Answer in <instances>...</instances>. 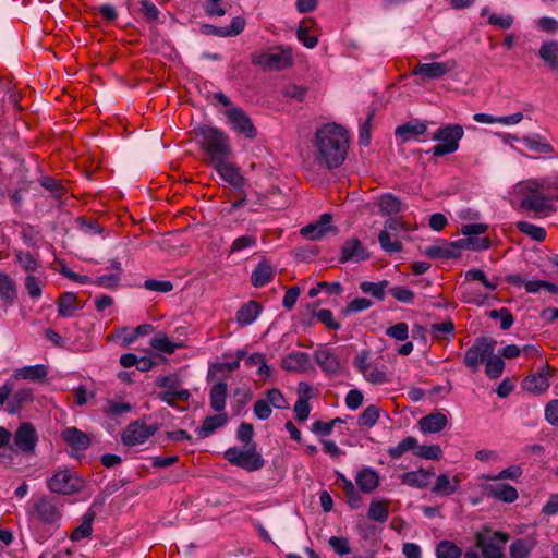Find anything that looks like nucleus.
Here are the masks:
<instances>
[{
    "mask_svg": "<svg viewBox=\"0 0 558 558\" xmlns=\"http://www.w3.org/2000/svg\"><path fill=\"white\" fill-rule=\"evenodd\" d=\"M159 429L157 424L147 425L142 420H136L128 425L122 434V442L125 446L134 447L144 444Z\"/></svg>",
    "mask_w": 558,
    "mask_h": 558,
    "instance_id": "f8f14e48",
    "label": "nucleus"
},
{
    "mask_svg": "<svg viewBox=\"0 0 558 558\" xmlns=\"http://www.w3.org/2000/svg\"><path fill=\"white\" fill-rule=\"evenodd\" d=\"M485 492L488 497L508 504L514 502L519 497L518 490L505 483L487 485Z\"/></svg>",
    "mask_w": 558,
    "mask_h": 558,
    "instance_id": "4be33fe9",
    "label": "nucleus"
},
{
    "mask_svg": "<svg viewBox=\"0 0 558 558\" xmlns=\"http://www.w3.org/2000/svg\"><path fill=\"white\" fill-rule=\"evenodd\" d=\"M62 439L75 450H85L90 445V439L84 432L76 427H68L61 433Z\"/></svg>",
    "mask_w": 558,
    "mask_h": 558,
    "instance_id": "bb28decb",
    "label": "nucleus"
},
{
    "mask_svg": "<svg viewBox=\"0 0 558 558\" xmlns=\"http://www.w3.org/2000/svg\"><path fill=\"white\" fill-rule=\"evenodd\" d=\"M368 519L384 523L389 517V506L386 500H372L368 511Z\"/></svg>",
    "mask_w": 558,
    "mask_h": 558,
    "instance_id": "37998d69",
    "label": "nucleus"
},
{
    "mask_svg": "<svg viewBox=\"0 0 558 558\" xmlns=\"http://www.w3.org/2000/svg\"><path fill=\"white\" fill-rule=\"evenodd\" d=\"M364 378L374 385H381L389 381L385 366L378 367L373 365L364 375Z\"/></svg>",
    "mask_w": 558,
    "mask_h": 558,
    "instance_id": "bf43d9fd",
    "label": "nucleus"
},
{
    "mask_svg": "<svg viewBox=\"0 0 558 558\" xmlns=\"http://www.w3.org/2000/svg\"><path fill=\"white\" fill-rule=\"evenodd\" d=\"M311 387L305 383L299 384V392L302 393L298 401L294 404V413L296 416V420L299 421H305L307 420L310 412H311V405L308 404Z\"/></svg>",
    "mask_w": 558,
    "mask_h": 558,
    "instance_id": "c756f323",
    "label": "nucleus"
},
{
    "mask_svg": "<svg viewBox=\"0 0 558 558\" xmlns=\"http://www.w3.org/2000/svg\"><path fill=\"white\" fill-rule=\"evenodd\" d=\"M225 458L233 465L245 471H258L265 465V460L257 452L256 444L245 445L244 448L232 447L225 452Z\"/></svg>",
    "mask_w": 558,
    "mask_h": 558,
    "instance_id": "6e6552de",
    "label": "nucleus"
},
{
    "mask_svg": "<svg viewBox=\"0 0 558 558\" xmlns=\"http://www.w3.org/2000/svg\"><path fill=\"white\" fill-rule=\"evenodd\" d=\"M251 62L265 71H281L293 64L292 49L275 47L266 52H255L252 54Z\"/></svg>",
    "mask_w": 558,
    "mask_h": 558,
    "instance_id": "423d86ee",
    "label": "nucleus"
},
{
    "mask_svg": "<svg viewBox=\"0 0 558 558\" xmlns=\"http://www.w3.org/2000/svg\"><path fill=\"white\" fill-rule=\"evenodd\" d=\"M489 317L497 319H500V327L502 330H508L514 322L513 315L510 313V311L506 307H502L500 310H492L489 312Z\"/></svg>",
    "mask_w": 558,
    "mask_h": 558,
    "instance_id": "680f3d73",
    "label": "nucleus"
},
{
    "mask_svg": "<svg viewBox=\"0 0 558 558\" xmlns=\"http://www.w3.org/2000/svg\"><path fill=\"white\" fill-rule=\"evenodd\" d=\"M380 247L387 253H398L402 251L401 241L391 232L381 231L378 235Z\"/></svg>",
    "mask_w": 558,
    "mask_h": 558,
    "instance_id": "49530a36",
    "label": "nucleus"
},
{
    "mask_svg": "<svg viewBox=\"0 0 558 558\" xmlns=\"http://www.w3.org/2000/svg\"><path fill=\"white\" fill-rule=\"evenodd\" d=\"M447 416L440 412L429 413L418 421L420 429L424 434L439 433L447 426Z\"/></svg>",
    "mask_w": 558,
    "mask_h": 558,
    "instance_id": "5701e85b",
    "label": "nucleus"
},
{
    "mask_svg": "<svg viewBox=\"0 0 558 558\" xmlns=\"http://www.w3.org/2000/svg\"><path fill=\"white\" fill-rule=\"evenodd\" d=\"M194 134L202 149L208 155L210 165L228 159L231 155L229 137L219 129L203 124L194 129Z\"/></svg>",
    "mask_w": 558,
    "mask_h": 558,
    "instance_id": "f03ea898",
    "label": "nucleus"
},
{
    "mask_svg": "<svg viewBox=\"0 0 558 558\" xmlns=\"http://www.w3.org/2000/svg\"><path fill=\"white\" fill-rule=\"evenodd\" d=\"M416 447L417 439L413 436H409L401 440L397 446L390 447L387 452L391 459L397 460L409 451H412L415 454Z\"/></svg>",
    "mask_w": 558,
    "mask_h": 558,
    "instance_id": "c03bdc74",
    "label": "nucleus"
},
{
    "mask_svg": "<svg viewBox=\"0 0 558 558\" xmlns=\"http://www.w3.org/2000/svg\"><path fill=\"white\" fill-rule=\"evenodd\" d=\"M14 256L23 270L27 272H35L40 267L38 256L33 255L28 251L15 250Z\"/></svg>",
    "mask_w": 558,
    "mask_h": 558,
    "instance_id": "a19ab883",
    "label": "nucleus"
},
{
    "mask_svg": "<svg viewBox=\"0 0 558 558\" xmlns=\"http://www.w3.org/2000/svg\"><path fill=\"white\" fill-rule=\"evenodd\" d=\"M226 116L234 131L250 140L256 137L257 132L251 118L241 108L231 107L226 111Z\"/></svg>",
    "mask_w": 558,
    "mask_h": 558,
    "instance_id": "dca6fc26",
    "label": "nucleus"
},
{
    "mask_svg": "<svg viewBox=\"0 0 558 558\" xmlns=\"http://www.w3.org/2000/svg\"><path fill=\"white\" fill-rule=\"evenodd\" d=\"M518 194L521 196V208L536 214L550 207L548 197L543 190L544 184L538 179H529L518 183Z\"/></svg>",
    "mask_w": 558,
    "mask_h": 558,
    "instance_id": "20e7f679",
    "label": "nucleus"
},
{
    "mask_svg": "<svg viewBox=\"0 0 558 558\" xmlns=\"http://www.w3.org/2000/svg\"><path fill=\"white\" fill-rule=\"evenodd\" d=\"M460 486V481L457 477L450 480L449 475L440 474L435 482L433 487V493L441 496L452 495L458 490Z\"/></svg>",
    "mask_w": 558,
    "mask_h": 558,
    "instance_id": "f704fd0d",
    "label": "nucleus"
},
{
    "mask_svg": "<svg viewBox=\"0 0 558 558\" xmlns=\"http://www.w3.org/2000/svg\"><path fill=\"white\" fill-rule=\"evenodd\" d=\"M132 410V405L129 402H118L114 400H108L102 408V412L109 416H119L128 413Z\"/></svg>",
    "mask_w": 558,
    "mask_h": 558,
    "instance_id": "6e6d98bb",
    "label": "nucleus"
},
{
    "mask_svg": "<svg viewBox=\"0 0 558 558\" xmlns=\"http://www.w3.org/2000/svg\"><path fill=\"white\" fill-rule=\"evenodd\" d=\"M77 308L76 295L72 292H65L58 300V312L60 316L71 317Z\"/></svg>",
    "mask_w": 558,
    "mask_h": 558,
    "instance_id": "79ce46f5",
    "label": "nucleus"
},
{
    "mask_svg": "<svg viewBox=\"0 0 558 558\" xmlns=\"http://www.w3.org/2000/svg\"><path fill=\"white\" fill-rule=\"evenodd\" d=\"M349 149L348 132L341 125L327 123L315 133V161L328 170L339 168Z\"/></svg>",
    "mask_w": 558,
    "mask_h": 558,
    "instance_id": "f257e3e1",
    "label": "nucleus"
},
{
    "mask_svg": "<svg viewBox=\"0 0 558 558\" xmlns=\"http://www.w3.org/2000/svg\"><path fill=\"white\" fill-rule=\"evenodd\" d=\"M281 366L288 372H306L311 368V359L310 355L305 352H291L282 359Z\"/></svg>",
    "mask_w": 558,
    "mask_h": 558,
    "instance_id": "412c9836",
    "label": "nucleus"
},
{
    "mask_svg": "<svg viewBox=\"0 0 558 558\" xmlns=\"http://www.w3.org/2000/svg\"><path fill=\"white\" fill-rule=\"evenodd\" d=\"M496 343V340L488 337L477 338L475 343L465 351L464 365L476 372L485 359L493 354Z\"/></svg>",
    "mask_w": 558,
    "mask_h": 558,
    "instance_id": "9b49d317",
    "label": "nucleus"
},
{
    "mask_svg": "<svg viewBox=\"0 0 558 558\" xmlns=\"http://www.w3.org/2000/svg\"><path fill=\"white\" fill-rule=\"evenodd\" d=\"M50 492L59 495H73L85 487V482L68 469L57 471L47 480Z\"/></svg>",
    "mask_w": 558,
    "mask_h": 558,
    "instance_id": "1a4fd4ad",
    "label": "nucleus"
},
{
    "mask_svg": "<svg viewBox=\"0 0 558 558\" xmlns=\"http://www.w3.org/2000/svg\"><path fill=\"white\" fill-rule=\"evenodd\" d=\"M228 386L226 383H217L210 389V405L214 411H222L226 407Z\"/></svg>",
    "mask_w": 558,
    "mask_h": 558,
    "instance_id": "ea45409f",
    "label": "nucleus"
},
{
    "mask_svg": "<svg viewBox=\"0 0 558 558\" xmlns=\"http://www.w3.org/2000/svg\"><path fill=\"white\" fill-rule=\"evenodd\" d=\"M509 538L508 533L494 531L489 526H483L474 535L475 545L484 558H502Z\"/></svg>",
    "mask_w": 558,
    "mask_h": 558,
    "instance_id": "39448f33",
    "label": "nucleus"
},
{
    "mask_svg": "<svg viewBox=\"0 0 558 558\" xmlns=\"http://www.w3.org/2000/svg\"><path fill=\"white\" fill-rule=\"evenodd\" d=\"M427 132V124L420 120H410L401 125H398L395 133L402 142L411 140L420 141V136Z\"/></svg>",
    "mask_w": 558,
    "mask_h": 558,
    "instance_id": "aec40b11",
    "label": "nucleus"
},
{
    "mask_svg": "<svg viewBox=\"0 0 558 558\" xmlns=\"http://www.w3.org/2000/svg\"><path fill=\"white\" fill-rule=\"evenodd\" d=\"M538 541L535 534L526 535L514 539L509 546L510 558H529L537 546Z\"/></svg>",
    "mask_w": 558,
    "mask_h": 558,
    "instance_id": "6ab92c4d",
    "label": "nucleus"
},
{
    "mask_svg": "<svg viewBox=\"0 0 558 558\" xmlns=\"http://www.w3.org/2000/svg\"><path fill=\"white\" fill-rule=\"evenodd\" d=\"M157 386L166 388L159 393V399L169 405H174L175 401H186L190 392L186 389H178L179 380L173 376H165L157 379Z\"/></svg>",
    "mask_w": 558,
    "mask_h": 558,
    "instance_id": "2eb2a0df",
    "label": "nucleus"
},
{
    "mask_svg": "<svg viewBox=\"0 0 558 558\" xmlns=\"http://www.w3.org/2000/svg\"><path fill=\"white\" fill-rule=\"evenodd\" d=\"M218 174L228 182L233 189L241 190L245 183L243 175L240 173V169L233 163L229 162L228 159L219 160L213 163Z\"/></svg>",
    "mask_w": 558,
    "mask_h": 558,
    "instance_id": "f3484780",
    "label": "nucleus"
},
{
    "mask_svg": "<svg viewBox=\"0 0 558 558\" xmlns=\"http://www.w3.org/2000/svg\"><path fill=\"white\" fill-rule=\"evenodd\" d=\"M227 423V415L223 413L207 416L202 426L197 429L198 436L206 438L210 436L217 428L223 426Z\"/></svg>",
    "mask_w": 558,
    "mask_h": 558,
    "instance_id": "4c0bfd02",
    "label": "nucleus"
},
{
    "mask_svg": "<svg viewBox=\"0 0 558 558\" xmlns=\"http://www.w3.org/2000/svg\"><path fill=\"white\" fill-rule=\"evenodd\" d=\"M524 390L532 393H543L549 388V374L543 368L536 374H532L522 380Z\"/></svg>",
    "mask_w": 558,
    "mask_h": 558,
    "instance_id": "b1692460",
    "label": "nucleus"
},
{
    "mask_svg": "<svg viewBox=\"0 0 558 558\" xmlns=\"http://www.w3.org/2000/svg\"><path fill=\"white\" fill-rule=\"evenodd\" d=\"M378 207L381 215H396L402 210V203L399 197L393 194H383L378 198Z\"/></svg>",
    "mask_w": 558,
    "mask_h": 558,
    "instance_id": "e433bc0d",
    "label": "nucleus"
},
{
    "mask_svg": "<svg viewBox=\"0 0 558 558\" xmlns=\"http://www.w3.org/2000/svg\"><path fill=\"white\" fill-rule=\"evenodd\" d=\"M272 277L274 268L266 260H262L252 272L251 282L254 287L259 288L270 282Z\"/></svg>",
    "mask_w": 558,
    "mask_h": 558,
    "instance_id": "2f4dec72",
    "label": "nucleus"
},
{
    "mask_svg": "<svg viewBox=\"0 0 558 558\" xmlns=\"http://www.w3.org/2000/svg\"><path fill=\"white\" fill-rule=\"evenodd\" d=\"M342 480V489L348 498V502L351 508H359L361 505V496L356 492L353 483L350 480H347L344 476H341Z\"/></svg>",
    "mask_w": 558,
    "mask_h": 558,
    "instance_id": "13d9d810",
    "label": "nucleus"
},
{
    "mask_svg": "<svg viewBox=\"0 0 558 558\" xmlns=\"http://www.w3.org/2000/svg\"><path fill=\"white\" fill-rule=\"evenodd\" d=\"M33 401V390L31 388H22L17 390L9 400L7 410L10 414H15L22 407Z\"/></svg>",
    "mask_w": 558,
    "mask_h": 558,
    "instance_id": "c9c22d12",
    "label": "nucleus"
},
{
    "mask_svg": "<svg viewBox=\"0 0 558 558\" xmlns=\"http://www.w3.org/2000/svg\"><path fill=\"white\" fill-rule=\"evenodd\" d=\"M433 337L438 340H450L454 336V324L451 319L439 324H433L430 327Z\"/></svg>",
    "mask_w": 558,
    "mask_h": 558,
    "instance_id": "a18cd8bd",
    "label": "nucleus"
},
{
    "mask_svg": "<svg viewBox=\"0 0 558 558\" xmlns=\"http://www.w3.org/2000/svg\"><path fill=\"white\" fill-rule=\"evenodd\" d=\"M0 296L8 303H12L16 296V286L7 274H0Z\"/></svg>",
    "mask_w": 558,
    "mask_h": 558,
    "instance_id": "09e8293b",
    "label": "nucleus"
},
{
    "mask_svg": "<svg viewBox=\"0 0 558 558\" xmlns=\"http://www.w3.org/2000/svg\"><path fill=\"white\" fill-rule=\"evenodd\" d=\"M525 146L536 153L541 154H553L555 151L553 145L546 141V138L539 134L532 136H524L522 138Z\"/></svg>",
    "mask_w": 558,
    "mask_h": 558,
    "instance_id": "58836bf2",
    "label": "nucleus"
},
{
    "mask_svg": "<svg viewBox=\"0 0 558 558\" xmlns=\"http://www.w3.org/2000/svg\"><path fill=\"white\" fill-rule=\"evenodd\" d=\"M301 235L308 240H319L327 231L322 228L317 222L308 223L300 230Z\"/></svg>",
    "mask_w": 558,
    "mask_h": 558,
    "instance_id": "0e129e2a",
    "label": "nucleus"
},
{
    "mask_svg": "<svg viewBox=\"0 0 558 558\" xmlns=\"http://www.w3.org/2000/svg\"><path fill=\"white\" fill-rule=\"evenodd\" d=\"M544 184L545 195L548 197V203L551 201H558V174L547 175L543 179H538Z\"/></svg>",
    "mask_w": 558,
    "mask_h": 558,
    "instance_id": "5fc2aeb1",
    "label": "nucleus"
},
{
    "mask_svg": "<svg viewBox=\"0 0 558 558\" xmlns=\"http://www.w3.org/2000/svg\"><path fill=\"white\" fill-rule=\"evenodd\" d=\"M437 558H461V549L451 541H440L436 546Z\"/></svg>",
    "mask_w": 558,
    "mask_h": 558,
    "instance_id": "de8ad7c7",
    "label": "nucleus"
},
{
    "mask_svg": "<svg viewBox=\"0 0 558 558\" xmlns=\"http://www.w3.org/2000/svg\"><path fill=\"white\" fill-rule=\"evenodd\" d=\"M458 63L454 59H449L444 62L418 63L412 70L413 75L421 76L427 80H438L456 70Z\"/></svg>",
    "mask_w": 558,
    "mask_h": 558,
    "instance_id": "4468645a",
    "label": "nucleus"
},
{
    "mask_svg": "<svg viewBox=\"0 0 558 558\" xmlns=\"http://www.w3.org/2000/svg\"><path fill=\"white\" fill-rule=\"evenodd\" d=\"M490 246L487 236L483 239L463 238L454 242L442 241L425 248L424 254L433 259L458 258L463 250L482 251Z\"/></svg>",
    "mask_w": 558,
    "mask_h": 558,
    "instance_id": "7ed1b4c3",
    "label": "nucleus"
},
{
    "mask_svg": "<svg viewBox=\"0 0 558 558\" xmlns=\"http://www.w3.org/2000/svg\"><path fill=\"white\" fill-rule=\"evenodd\" d=\"M257 244V238L252 234H245L236 238L231 245V253L240 252L247 247H254Z\"/></svg>",
    "mask_w": 558,
    "mask_h": 558,
    "instance_id": "e2e57ef3",
    "label": "nucleus"
},
{
    "mask_svg": "<svg viewBox=\"0 0 558 558\" xmlns=\"http://www.w3.org/2000/svg\"><path fill=\"white\" fill-rule=\"evenodd\" d=\"M379 408L376 405H368L362 412L359 424L361 426L373 427L379 418Z\"/></svg>",
    "mask_w": 558,
    "mask_h": 558,
    "instance_id": "052dcab7",
    "label": "nucleus"
},
{
    "mask_svg": "<svg viewBox=\"0 0 558 558\" xmlns=\"http://www.w3.org/2000/svg\"><path fill=\"white\" fill-rule=\"evenodd\" d=\"M517 229L535 241H543L546 238V230L527 221L517 222Z\"/></svg>",
    "mask_w": 558,
    "mask_h": 558,
    "instance_id": "3c124183",
    "label": "nucleus"
},
{
    "mask_svg": "<svg viewBox=\"0 0 558 558\" xmlns=\"http://www.w3.org/2000/svg\"><path fill=\"white\" fill-rule=\"evenodd\" d=\"M387 280H383L380 282L363 281L360 284V289L363 293L371 294L374 298L381 301L385 299V289L387 288Z\"/></svg>",
    "mask_w": 558,
    "mask_h": 558,
    "instance_id": "864d4df0",
    "label": "nucleus"
},
{
    "mask_svg": "<svg viewBox=\"0 0 558 558\" xmlns=\"http://www.w3.org/2000/svg\"><path fill=\"white\" fill-rule=\"evenodd\" d=\"M538 54L550 70L558 69V41L544 43L539 48Z\"/></svg>",
    "mask_w": 558,
    "mask_h": 558,
    "instance_id": "72a5a7b5",
    "label": "nucleus"
},
{
    "mask_svg": "<svg viewBox=\"0 0 558 558\" xmlns=\"http://www.w3.org/2000/svg\"><path fill=\"white\" fill-rule=\"evenodd\" d=\"M487 357L485 365L486 375L492 379L499 378L505 369V361L499 355L492 354Z\"/></svg>",
    "mask_w": 558,
    "mask_h": 558,
    "instance_id": "8fccbe9b",
    "label": "nucleus"
},
{
    "mask_svg": "<svg viewBox=\"0 0 558 558\" xmlns=\"http://www.w3.org/2000/svg\"><path fill=\"white\" fill-rule=\"evenodd\" d=\"M434 476L433 471H428L425 469H418L416 471L405 472L401 475L402 484H405L415 488H424L426 487L432 477Z\"/></svg>",
    "mask_w": 558,
    "mask_h": 558,
    "instance_id": "c85d7f7f",
    "label": "nucleus"
},
{
    "mask_svg": "<svg viewBox=\"0 0 558 558\" xmlns=\"http://www.w3.org/2000/svg\"><path fill=\"white\" fill-rule=\"evenodd\" d=\"M62 507L57 498L40 496L34 500L29 514L46 524H54L62 518Z\"/></svg>",
    "mask_w": 558,
    "mask_h": 558,
    "instance_id": "9d476101",
    "label": "nucleus"
},
{
    "mask_svg": "<svg viewBox=\"0 0 558 558\" xmlns=\"http://www.w3.org/2000/svg\"><path fill=\"white\" fill-rule=\"evenodd\" d=\"M372 306V302L366 298H356L348 303L345 308L342 311L343 315L352 313H359L365 311Z\"/></svg>",
    "mask_w": 558,
    "mask_h": 558,
    "instance_id": "69168bd1",
    "label": "nucleus"
},
{
    "mask_svg": "<svg viewBox=\"0 0 558 558\" xmlns=\"http://www.w3.org/2000/svg\"><path fill=\"white\" fill-rule=\"evenodd\" d=\"M386 335L398 341H404L409 337V327L407 323H398L386 329Z\"/></svg>",
    "mask_w": 558,
    "mask_h": 558,
    "instance_id": "338daca9",
    "label": "nucleus"
},
{
    "mask_svg": "<svg viewBox=\"0 0 558 558\" xmlns=\"http://www.w3.org/2000/svg\"><path fill=\"white\" fill-rule=\"evenodd\" d=\"M150 345L159 351H162L167 354H172L178 344H175L166 333L159 332L151 340Z\"/></svg>",
    "mask_w": 558,
    "mask_h": 558,
    "instance_id": "603ef678",
    "label": "nucleus"
},
{
    "mask_svg": "<svg viewBox=\"0 0 558 558\" xmlns=\"http://www.w3.org/2000/svg\"><path fill=\"white\" fill-rule=\"evenodd\" d=\"M48 375V367L44 364H36L16 368L13 377L16 380L44 381Z\"/></svg>",
    "mask_w": 558,
    "mask_h": 558,
    "instance_id": "a878e982",
    "label": "nucleus"
},
{
    "mask_svg": "<svg viewBox=\"0 0 558 558\" xmlns=\"http://www.w3.org/2000/svg\"><path fill=\"white\" fill-rule=\"evenodd\" d=\"M38 442V435L33 426L28 422L22 423L13 435V444L17 451L31 456L35 453V449Z\"/></svg>",
    "mask_w": 558,
    "mask_h": 558,
    "instance_id": "ddd939ff",
    "label": "nucleus"
},
{
    "mask_svg": "<svg viewBox=\"0 0 558 558\" xmlns=\"http://www.w3.org/2000/svg\"><path fill=\"white\" fill-rule=\"evenodd\" d=\"M369 257L366 248L362 245L361 241L352 238L347 240L341 248L340 262H362Z\"/></svg>",
    "mask_w": 558,
    "mask_h": 558,
    "instance_id": "a211bd4d",
    "label": "nucleus"
},
{
    "mask_svg": "<svg viewBox=\"0 0 558 558\" xmlns=\"http://www.w3.org/2000/svg\"><path fill=\"white\" fill-rule=\"evenodd\" d=\"M95 519V512H86L81 520V524L73 530L70 535L72 542H80L84 538H88L93 534V522Z\"/></svg>",
    "mask_w": 558,
    "mask_h": 558,
    "instance_id": "473e14b6",
    "label": "nucleus"
},
{
    "mask_svg": "<svg viewBox=\"0 0 558 558\" xmlns=\"http://www.w3.org/2000/svg\"><path fill=\"white\" fill-rule=\"evenodd\" d=\"M463 135L464 130L460 124H447L439 128L432 137L439 143L433 146L430 151L435 157L452 154L458 150L459 142Z\"/></svg>",
    "mask_w": 558,
    "mask_h": 558,
    "instance_id": "0eeeda50",
    "label": "nucleus"
},
{
    "mask_svg": "<svg viewBox=\"0 0 558 558\" xmlns=\"http://www.w3.org/2000/svg\"><path fill=\"white\" fill-rule=\"evenodd\" d=\"M24 286L32 299H38L41 295V281L34 275L26 276Z\"/></svg>",
    "mask_w": 558,
    "mask_h": 558,
    "instance_id": "774afa93",
    "label": "nucleus"
},
{
    "mask_svg": "<svg viewBox=\"0 0 558 558\" xmlns=\"http://www.w3.org/2000/svg\"><path fill=\"white\" fill-rule=\"evenodd\" d=\"M415 456L427 460H439L442 457V450L439 445H423L417 444Z\"/></svg>",
    "mask_w": 558,
    "mask_h": 558,
    "instance_id": "4d7b16f0",
    "label": "nucleus"
},
{
    "mask_svg": "<svg viewBox=\"0 0 558 558\" xmlns=\"http://www.w3.org/2000/svg\"><path fill=\"white\" fill-rule=\"evenodd\" d=\"M262 306L256 301L244 303L236 313V322L241 326L251 325L259 315Z\"/></svg>",
    "mask_w": 558,
    "mask_h": 558,
    "instance_id": "7c9ffc66",
    "label": "nucleus"
},
{
    "mask_svg": "<svg viewBox=\"0 0 558 558\" xmlns=\"http://www.w3.org/2000/svg\"><path fill=\"white\" fill-rule=\"evenodd\" d=\"M315 361L326 373L336 374L340 369L338 356L328 348H319L316 350Z\"/></svg>",
    "mask_w": 558,
    "mask_h": 558,
    "instance_id": "393cba45",
    "label": "nucleus"
},
{
    "mask_svg": "<svg viewBox=\"0 0 558 558\" xmlns=\"http://www.w3.org/2000/svg\"><path fill=\"white\" fill-rule=\"evenodd\" d=\"M355 483L360 490H362L365 494H371L379 485V475L373 469L364 468L357 473L355 477Z\"/></svg>",
    "mask_w": 558,
    "mask_h": 558,
    "instance_id": "cd10ccee",
    "label": "nucleus"
}]
</instances>
